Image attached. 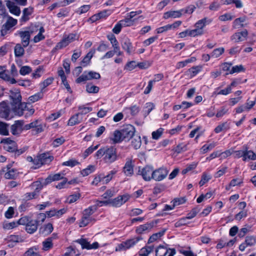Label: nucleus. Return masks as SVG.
Segmentation results:
<instances>
[{"instance_id": "nucleus-33", "label": "nucleus", "mask_w": 256, "mask_h": 256, "mask_svg": "<svg viewBox=\"0 0 256 256\" xmlns=\"http://www.w3.org/2000/svg\"><path fill=\"white\" fill-rule=\"evenodd\" d=\"M81 121L82 118H80V114H76L70 118L68 124L73 126L80 123Z\"/></svg>"}, {"instance_id": "nucleus-56", "label": "nucleus", "mask_w": 256, "mask_h": 256, "mask_svg": "<svg viewBox=\"0 0 256 256\" xmlns=\"http://www.w3.org/2000/svg\"><path fill=\"white\" fill-rule=\"evenodd\" d=\"M204 33L203 30L196 28L189 30V36L193 37H195L198 36H200Z\"/></svg>"}, {"instance_id": "nucleus-63", "label": "nucleus", "mask_w": 256, "mask_h": 256, "mask_svg": "<svg viewBox=\"0 0 256 256\" xmlns=\"http://www.w3.org/2000/svg\"><path fill=\"white\" fill-rule=\"evenodd\" d=\"M248 246H252L256 244V238L254 236H247L245 242Z\"/></svg>"}, {"instance_id": "nucleus-28", "label": "nucleus", "mask_w": 256, "mask_h": 256, "mask_svg": "<svg viewBox=\"0 0 256 256\" xmlns=\"http://www.w3.org/2000/svg\"><path fill=\"white\" fill-rule=\"evenodd\" d=\"M212 22V20L207 18H204L202 20H198L195 24V27L201 30L207 24H210Z\"/></svg>"}, {"instance_id": "nucleus-30", "label": "nucleus", "mask_w": 256, "mask_h": 256, "mask_svg": "<svg viewBox=\"0 0 256 256\" xmlns=\"http://www.w3.org/2000/svg\"><path fill=\"white\" fill-rule=\"evenodd\" d=\"M54 230L53 226L52 224L48 223L41 228L40 230V232L44 236H46L50 234Z\"/></svg>"}, {"instance_id": "nucleus-59", "label": "nucleus", "mask_w": 256, "mask_h": 256, "mask_svg": "<svg viewBox=\"0 0 256 256\" xmlns=\"http://www.w3.org/2000/svg\"><path fill=\"white\" fill-rule=\"evenodd\" d=\"M80 194H76L68 196L66 198V202L68 204H72L76 202L80 198Z\"/></svg>"}, {"instance_id": "nucleus-43", "label": "nucleus", "mask_w": 256, "mask_h": 256, "mask_svg": "<svg viewBox=\"0 0 256 256\" xmlns=\"http://www.w3.org/2000/svg\"><path fill=\"white\" fill-rule=\"evenodd\" d=\"M92 56L93 54H92L91 52H88L80 62V65L84 67L88 65L90 63V60L92 58Z\"/></svg>"}, {"instance_id": "nucleus-39", "label": "nucleus", "mask_w": 256, "mask_h": 256, "mask_svg": "<svg viewBox=\"0 0 256 256\" xmlns=\"http://www.w3.org/2000/svg\"><path fill=\"white\" fill-rule=\"evenodd\" d=\"M132 146L136 150L138 149L142 144V140L140 136H135L132 140Z\"/></svg>"}, {"instance_id": "nucleus-7", "label": "nucleus", "mask_w": 256, "mask_h": 256, "mask_svg": "<svg viewBox=\"0 0 256 256\" xmlns=\"http://www.w3.org/2000/svg\"><path fill=\"white\" fill-rule=\"evenodd\" d=\"M1 144H4V148L6 150L10 152H14L16 150L17 144L16 143L11 140L10 138H5L1 140Z\"/></svg>"}, {"instance_id": "nucleus-4", "label": "nucleus", "mask_w": 256, "mask_h": 256, "mask_svg": "<svg viewBox=\"0 0 256 256\" xmlns=\"http://www.w3.org/2000/svg\"><path fill=\"white\" fill-rule=\"evenodd\" d=\"M12 117L11 114V109L8 103L6 101L0 102V118L9 120Z\"/></svg>"}, {"instance_id": "nucleus-19", "label": "nucleus", "mask_w": 256, "mask_h": 256, "mask_svg": "<svg viewBox=\"0 0 256 256\" xmlns=\"http://www.w3.org/2000/svg\"><path fill=\"white\" fill-rule=\"evenodd\" d=\"M12 110L16 115L22 116L24 114V108H26V103L22 101L16 104H12Z\"/></svg>"}, {"instance_id": "nucleus-46", "label": "nucleus", "mask_w": 256, "mask_h": 256, "mask_svg": "<svg viewBox=\"0 0 256 256\" xmlns=\"http://www.w3.org/2000/svg\"><path fill=\"white\" fill-rule=\"evenodd\" d=\"M92 218L91 216H86L83 214L81 220L80 222V226H86L88 224H90L92 221Z\"/></svg>"}, {"instance_id": "nucleus-51", "label": "nucleus", "mask_w": 256, "mask_h": 256, "mask_svg": "<svg viewBox=\"0 0 256 256\" xmlns=\"http://www.w3.org/2000/svg\"><path fill=\"white\" fill-rule=\"evenodd\" d=\"M18 226V223L16 222H4L2 224V228L6 230H10Z\"/></svg>"}, {"instance_id": "nucleus-34", "label": "nucleus", "mask_w": 256, "mask_h": 256, "mask_svg": "<svg viewBox=\"0 0 256 256\" xmlns=\"http://www.w3.org/2000/svg\"><path fill=\"white\" fill-rule=\"evenodd\" d=\"M176 23L172 24H168L166 26L158 28L156 29L158 34H161L163 32L168 31L170 30H174L176 28Z\"/></svg>"}, {"instance_id": "nucleus-16", "label": "nucleus", "mask_w": 256, "mask_h": 256, "mask_svg": "<svg viewBox=\"0 0 256 256\" xmlns=\"http://www.w3.org/2000/svg\"><path fill=\"white\" fill-rule=\"evenodd\" d=\"M156 222L152 221L150 222H147L138 226L136 230V233L142 234L149 232L156 224Z\"/></svg>"}, {"instance_id": "nucleus-3", "label": "nucleus", "mask_w": 256, "mask_h": 256, "mask_svg": "<svg viewBox=\"0 0 256 256\" xmlns=\"http://www.w3.org/2000/svg\"><path fill=\"white\" fill-rule=\"evenodd\" d=\"M100 78V75L98 72L94 71H85L80 76L76 78V82L77 84H80L92 79L98 80Z\"/></svg>"}, {"instance_id": "nucleus-58", "label": "nucleus", "mask_w": 256, "mask_h": 256, "mask_svg": "<svg viewBox=\"0 0 256 256\" xmlns=\"http://www.w3.org/2000/svg\"><path fill=\"white\" fill-rule=\"evenodd\" d=\"M202 70V66H193L189 69V72L191 76H194L199 73Z\"/></svg>"}, {"instance_id": "nucleus-44", "label": "nucleus", "mask_w": 256, "mask_h": 256, "mask_svg": "<svg viewBox=\"0 0 256 256\" xmlns=\"http://www.w3.org/2000/svg\"><path fill=\"white\" fill-rule=\"evenodd\" d=\"M166 232V230H162L160 232H158L155 233L153 234L148 239V242L151 243L153 242L154 241L156 240L158 238H160V237H162L164 234Z\"/></svg>"}, {"instance_id": "nucleus-57", "label": "nucleus", "mask_w": 256, "mask_h": 256, "mask_svg": "<svg viewBox=\"0 0 256 256\" xmlns=\"http://www.w3.org/2000/svg\"><path fill=\"white\" fill-rule=\"evenodd\" d=\"M96 210V206H90L88 208L85 209L82 214L86 216H90Z\"/></svg>"}, {"instance_id": "nucleus-35", "label": "nucleus", "mask_w": 256, "mask_h": 256, "mask_svg": "<svg viewBox=\"0 0 256 256\" xmlns=\"http://www.w3.org/2000/svg\"><path fill=\"white\" fill-rule=\"evenodd\" d=\"M44 96L43 92H38L34 95L30 96L28 98V103H33L38 101L42 98Z\"/></svg>"}, {"instance_id": "nucleus-29", "label": "nucleus", "mask_w": 256, "mask_h": 256, "mask_svg": "<svg viewBox=\"0 0 256 256\" xmlns=\"http://www.w3.org/2000/svg\"><path fill=\"white\" fill-rule=\"evenodd\" d=\"M217 145L216 142H212L204 144L200 148V152L202 154H204L210 150H211Z\"/></svg>"}, {"instance_id": "nucleus-18", "label": "nucleus", "mask_w": 256, "mask_h": 256, "mask_svg": "<svg viewBox=\"0 0 256 256\" xmlns=\"http://www.w3.org/2000/svg\"><path fill=\"white\" fill-rule=\"evenodd\" d=\"M248 19L246 16H243L235 19L232 23L233 28H240L246 26L248 24V22H247Z\"/></svg>"}, {"instance_id": "nucleus-24", "label": "nucleus", "mask_w": 256, "mask_h": 256, "mask_svg": "<svg viewBox=\"0 0 256 256\" xmlns=\"http://www.w3.org/2000/svg\"><path fill=\"white\" fill-rule=\"evenodd\" d=\"M110 140L112 142L113 144L120 143L124 140L121 130H116L114 131L112 136L110 138Z\"/></svg>"}, {"instance_id": "nucleus-23", "label": "nucleus", "mask_w": 256, "mask_h": 256, "mask_svg": "<svg viewBox=\"0 0 256 256\" xmlns=\"http://www.w3.org/2000/svg\"><path fill=\"white\" fill-rule=\"evenodd\" d=\"M38 222L30 220L26 226V231L29 234H34L38 229Z\"/></svg>"}, {"instance_id": "nucleus-26", "label": "nucleus", "mask_w": 256, "mask_h": 256, "mask_svg": "<svg viewBox=\"0 0 256 256\" xmlns=\"http://www.w3.org/2000/svg\"><path fill=\"white\" fill-rule=\"evenodd\" d=\"M39 156L42 165L49 164L54 160V156L48 152L42 154Z\"/></svg>"}, {"instance_id": "nucleus-45", "label": "nucleus", "mask_w": 256, "mask_h": 256, "mask_svg": "<svg viewBox=\"0 0 256 256\" xmlns=\"http://www.w3.org/2000/svg\"><path fill=\"white\" fill-rule=\"evenodd\" d=\"M44 32V29L43 26L40 27V30L38 32V34L36 35L34 38V42L35 43L38 42L44 39L45 37L42 34Z\"/></svg>"}, {"instance_id": "nucleus-21", "label": "nucleus", "mask_w": 256, "mask_h": 256, "mask_svg": "<svg viewBox=\"0 0 256 256\" xmlns=\"http://www.w3.org/2000/svg\"><path fill=\"white\" fill-rule=\"evenodd\" d=\"M33 12L34 8L32 7L24 8L22 10V15L20 19V22L22 23L28 22Z\"/></svg>"}, {"instance_id": "nucleus-11", "label": "nucleus", "mask_w": 256, "mask_h": 256, "mask_svg": "<svg viewBox=\"0 0 256 256\" xmlns=\"http://www.w3.org/2000/svg\"><path fill=\"white\" fill-rule=\"evenodd\" d=\"M174 256L175 254L174 249H168L166 247L160 245L156 250V256Z\"/></svg>"}, {"instance_id": "nucleus-61", "label": "nucleus", "mask_w": 256, "mask_h": 256, "mask_svg": "<svg viewBox=\"0 0 256 256\" xmlns=\"http://www.w3.org/2000/svg\"><path fill=\"white\" fill-rule=\"evenodd\" d=\"M78 109L80 111V112L78 113L80 114V116L86 114L92 110V108L85 106H78Z\"/></svg>"}, {"instance_id": "nucleus-52", "label": "nucleus", "mask_w": 256, "mask_h": 256, "mask_svg": "<svg viewBox=\"0 0 256 256\" xmlns=\"http://www.w3.org/2000/svg\"><path fill=\"white\" fill-rule=\"evenodd\" d=\"M244 70V68L242 64L232 66L230 72H227L226 74H233L234 73H238Z\"/></svg>"}, {"instance_id": "nucleus-6", "label": "nucleus", "mask_w": 256, "mask_h": 256, "mask_svg": "<svg viewBox=\"0 0 256 256\" xmlns=\"http://www.w3.org/2000/svg\"><path fill=\"white\" fill-rule=\"evenodd\" d=\"M134 160L132 158H127L122 172L126 176H132L134 174Z\"/></svg>"}, {"instance_id": "nucleus-41", "label": "nucleus", "mask_w": 256, "mask_h": 256, "mask_svg": "<svg viewBox=\"0 0 256 256\" xmlns=\"http://www.w3.org/2000/svg\"><path fill=\"white\" fill-rule=\"evenodd\" d=\"M8 124L0 121V134L3 136L8 135Z\"/></svg>"}, {"instance_id": "nucleus-50", "label": "nucleus", "mask_w": 256, "mask_h": 256, "mask_svg": "<svg viewBox=\"0 0 256 256\" xmlns=\"http://www.w3.org/2000/svg\"><path fill=\"white\" fill-rule=\"evenodd\" d=\"M69 44L66 40L64 38L61 41L58 42L54 48L52 50V51L58 50L62 49L68 46Z\"/></svg>"}, {"instance_id": "nucleus-49", "label": "nucleus", "mask_w": 256, "mask_h": 256, "mask_svg": "<svg viewBox=\"0 0 256 256\" xmlns=\"http://www.w3.org/2000/svg\"><path fill=\"white\" fill-rule=\"evenodd\" d=\"M99 90L100 88L98 86L92 85V84H88L86 86V90L88 93H98Z\"/></svg>"}, {"instance_id": "nucleus-37", "label": "nucleus", "mask_w": 256, "mask_h": 256, "mask_svg": "<svg viewBox=\"0 0 256 256\" xmlns=\"http://www.w3.org/2000/svg\"><path fill=\"white\" fill-rule=\"evenodd\" d=\"M154 246H146L140 249L139 252V256H148L154 250Z\"/></svg>"}, {"instance_id": "nucleus-48", "label": "nucleus", "mask_w": 256, "mask_h": 256, "mask_svg": "<svg viewBox=\"0 0 256 256\" xmlns=\"http://www.w3.org/2000/svg\"><path fill=\"white\" fill-rule=\"evenodd\" d=\"M224 52V48H219L214 49L211 53V57L213 58H217L221 56Z\"/></svg>"}, {"instance_id": "nucleus-12", "label": "nucleus", "mask_w": 256, "mask_h": 256, "mask_svg": "<svg viewBox=\"0 0 256 256\" xmlns=\"http://www.w3.org/2000/svg\"><path fill=\"white\" fill-rule=\"evenodd\" d=\"M168 170L164 168H160L156 170H154L153 180L160 181L164 180L168 175Z\"/></svg>"}, {"instance_id": "nucleus-14", "label": "nucleus", "mask_w": 256, "mask_h": 256, "mask_svg": "<svg viewBox=\"0 0 256 256\" xmlns=\"http://www.w3.org/2000/svg\"><path fill=\"white\" fill-rule=\"evenodd\" d=\"M10 96L12 100V104H16L22 101V96L18 89L11 90L10 91Z\"/></svg>"}, {"instance_id": "nucleus-15", "label": "nucleus", "mask_w": 256, "mask_h": 256, "mask_svg": "<svg viewBox=\"0 0 256 256\" xmlns=\"http://www.w3.org/2000/svg\"><path fill=\"white\" fill-rule=\"evenodd\" d=\"M24 121L22 120H16L14 124L12 125L10 128L11 132L13 135H17L20 134L24 130L22 126Z\"/></svg>"}, {"instance_id": "nucleus-2", "label": "nucleus", "mask_w": 256, "mask_h": 256, "mask_svg": "<svg viewBox=\"0 0 256 256\" xmlns=\"http://www.w3.org/2000/svg\"><path fill=\"white\" fill-rule=\"evenodd\" d=\"M141 240H142V238L139 236L122 242L116 246V251L120 252L130 249L135 246Z\"/></svg>"}, {"instance_id": "nucleus-27", "label": "nucleus", "mask_w": 256, "mask_h": 256, "mask_svg": "<svg viewBox=\"0 0 256 256\" xmlns=\"http://www.w3.org/2000/svg\"><path fill=\"white\" fill-rule=\"evenodd\" d=\"M244 156L243 160H256V154L251 150H248L247 148L244 149Z\"/></svg>"}, {"instance_id": "nucleus-8", "label": "nucleus", "mask_w": 256, "mask_h": 256, "mask_svg": "<svg viewBox=\"0 0 256 256\" xmlns=\"http://www.w3.org/2000/svg\"><path fill=\"white\" fill-rule=\"evenodd\" d=\"M130 198V196L128 194L118 196L110 200V206L114 207H120L126 202Z\"/></svg>"}, {"instance_id": "nucleus-13", "label": "nucleus", "mask_w": 256, "mask_h": 256, "mask_svg": "<svg viewBox=\"0 0 256 256\" xmlns=\"http://www.w3.org/2000/svg\"><path fill=\"white\" fill-rule=\"evenodd\" d=\"M248 35L247 30H244L234 34L230 37V40L236 43L240 42L246 40Z\"/></svg>"}, {"instance_id": "nucleus-38", "label": "nucleus", "mask_w": 256, "mask_h": 256, "mask_svg": "<svg viewBox=\"0 0 256 256\" xmlns=\"http://www.w3.org/2000/svg\"><path fill=\"white\" fill-rule=\"evenodd\" d=\"M17 22V20L14 19L11 16H8L6 22L4 25V28H6L7 30H10L16 24Z\"/></svg>"}, {"instance_id": "nucleus-36", "label": "nucleus", "mask_w": 256, "mask_h": 256, "mask_svg": "<svg viewBox=\"0 0 256 256\" xmlns=\"http://www.w3.org/2000/svg\"><path fill=\"white\" fill-rule=\"evenodd\" d=\"M14 52L16 57H21L23 56L24 53V48L20 44H18L16 45Z\"/></svg>"}, {"instance_id": "nucleus-9", "label": "nucleus", "mask_w": 256, "mask_h": 256, "mask_svg": "<svg viewBox=\"0 0 256 256\" xmlns=\"http://www.w3.org/2000/svg\"><path fill=\"white\" fill-rule=\"evenodd\" d=\"M33 128L32 131L36 134H38L43 131L42 126L38 120H35L30 124H26L24 126V130H28Z\"/></svg>"}, {"instance_id": "nucleus-64", "label": "nucleus", "mask_w": 256, "mask_h": 256, "mask_svg": "<svg viewBox=\"0 0 256 256\" xmlns=\"http://www.w3.org/2000/svg\"><path fill=\"white\" fill-rule=\"evenodd\" d=\"M164 128H159L156 131H154L152 132V138L154 140H158L162 135L164 132Z\"/></svg>"}, {"instance_id": "nucleus-62", "label": "nucleus", "mask_w": 256, "mask_h": 256, "mask_svg": "<svg viewBox=\"0 0 256 256\" xmlns=\"http://www.w3.org/2000/svg\"><path fill=\"white\" fill-rule=\"evenodd\" d=\"M40 26H40L39 25L32 24L29 27L28 30L27 31L28 32L29 34L31 35L36 34L37 32H38L40 30Z\"/></svg>"}, {"instance_id": "nucleus-22", "label": "nucleus", "mask_w": 256, "mask_h": 256, "mask_svg": "<svg viewBox=\"0 0 256 256\" xmlns=\"http://www.w3.org/2000/svg\"><path fill=\"white\" fill-rule=\"evenodd\" d=\"M18 34L20 35L22 39V43L23 47L26 48L28 46L30 43V34L27 30L25 31H19Z\"/></svg>"}, {"instance_id": "nucleus-60", "label": "nucleus", "mask_w": 256, "mask_h": 256, "mask_svg": "<svg viewBox=\"0 0 256 256\" xmlns=\"http://www.w3.org/2000/svg\"><path fill=\"white\" fill-rule=\"evenodd\" d=\"M212 177L210 175L206 174V173H203L202 176V178L199 182V184L200 186H204L206 183L208 182L209 180L211 179Z\"/></svg>"}, {"instance_id": "nucleus-25", "label": "nucleus", "mask_w": 256, "mask_h": 256, "mask_svg": "<svg viewBox=\"0 0 256 256\" xmlns=\"http://www.w3.org/2000/svg\"><path fill=\"white\" fill-rule=\"evenodd\" d=\"M6 6L9 9L11 14L17 16H20V8L16 6L14 2H8L6 3Z\"/></svg>"}, {"instance_id": "nucleus-32", "label": "nucleus", "mask_w": 256, "mask_h": 256, "mask_svg": "<svg viewBox=\"0 0 256 256\" xmlns=\"http://www.w3.org/2000/svg\"><path fill=\"white\" fill-rule=\"evenodd\" d=\"M18 176V172H17V170L12 168L7 171L4 174V176L6 179H15Z\"/></svg>"}, {"instance_id": "nucleus-1", "label": "nucleus", "mask_w": 256, "mask_h": 256, "mask_svg": "<svg viewBox=\"0 0 256 256\" xmlns=\"http://www.w3.org/2000/svg\"><path fill=\"white\" fill-rule=\"evenodd\" d=\"M96 159L102 158L104 162L108 164H111L116 161L118 156L116 148L114 146H106L101 148L95 154Z\"/></svg>"}, {"instance_id": "nucleus-53", "label": "nucleus", "mask_w": 256, "mask_h": 256, "mask_svg": "<svg viewBox=\"0 0 256 256\" xmlns=\"http://www.w3.org/2000/svg\"><path fill=\"white\" fill-rule=\"evenodd\" d=\"M38 248L36 246L29 248L25 253L26 256H40L38 252Z\"/></svg>"}, {"instance_id": "nucleus-31", "label": "nucleus", "mask_w": 256, "mask_h": 256, "mask_svg": "<svg viewBox=\"0 0 256 256\" xmlns=\"http://www.w3.org/2000/svg\"><path fill=\"white\" fill-rule=\"evenodd\" d=\"M52 240V237L48 238L42 242V250H44L48 251L52 248L53 247Z\"/></svg>"}, {"instance_id": "nucleus-5", "label": "nucleus", "mask_w": 256, "mask_h": 256, "mask_svg": "<svg viewBox=\"0 0 256 256\" xmlns=\"http://www.w3.org/2000/svg\"><path fill=\"white\" fill-rule=\"evenodd\" d=\"M154 168L150 166H146L139 170L138 174L142 176L143 179L146 181H150L153 179Z\"/></svg>"}, {"instance_id": "nucleus-42", "label": "nucleus", "mask_w": 256, "mask_h": 256, "mask_svg": "<svg viewBox=\"0 0 256 256\" xmlns=\"http://www.w3.org/2000/svg\"><path fill=\"white\" fill-rule=\"evenodd\" d=\"M229 124L227 122H224L218 124L214 129L216 133L218 134L223 130H226L229 129Z\"/></svg>"}, {"instance_id": "nucleus-47", "label": "nucleus", "mask_w": 256, "mask_h": 256, "mask_svg": "<svg viewBox=\"0 0 256 256\" xmlns=\"http://www.w3.org/2000/svg\"><path fill=\"white\" fill-rule=\"evenodd\" d=\"M116 172L117 171L116 170H113L110 171L106 176H102V180L104 183H108L113 178Z\"/></svg>"}, {"instance_id": "nucleus-17", "label": "nucleus", "mask_w": 256, "mask_h": 256, "mask_svg": "<svg viewBox=\"0 0 256 256\" xmlns=\"http://www.w3.org/2000/svg\"><path fill=\"white\" fill-rule=\"evenodd\" d=\"M64 176L65 173L64 172L54 174H50L45 179L44 184L46 186L52 182L62 180L65 178Z\"/></svg>"}, {"instance_id": "nucleus-55", "label": "nucleus", "mask_w": 256, "mask_h": 256, "mask_svg": "<svg viewBox=\"0 0 256 256\" xmlns=\"http://www.w3.org/2000/svg\"><path fill=\"white\" fill-rule=\"evenodd\" d=\"M76 242L80 244L82 249L86 248L87 250H90V244L86 239H78L77 240Z\"/></svg>"}, {"instance_id": "nucleus-10", "label": "nucleus", "mask_w": 256, "mask_h": 256, "mask_svg": "<svg viewBox=\"0 0 256 256\" xmlns=\"http://www.w3.org/2000/svg\"><path fill=\"white\" fill-rule=\"evenodd\" d=\"M121 131L124 140H129L134 136L136 132V129L131 124H127L121 130Z\"/></svg>"}, {"instance_id": "nucleus-54", "label": "nucleus", "mask_w": 256, "mask_h": 256, "mask_svg": "<svg viewBox=\"0 0 256 256\" xmlns=\"http://www.w3.org/2000/svg\"><path fill=\"white\" fill-rule=\"evenodd\" d=\"M196 60L194 57H192L190 58L186 59L184 61L180 62L177 63V68H182L185 66L187 64L193 62Z\"/></svg>"}, {"instance_id": "nucleus-40", "label": "nucleus", "mask_w": 256, "mask_h": 256, "mask_svg": "<svg viewBox=\"0 0 256 256\" xmlns=\"http://www.w3.org/2000/svg\"><path fill=\"white\" fill-rule=\"evenodd\" d=\"M95 169L96 168L94 166L89 165L86 168L81 170L80 174L82 176H86L93 172L95 170Z\"/></svg>"}, {"instance_id": "nucleus-20", "label": "nucleus", "mask_w": 256, "mask_h": 256, "mask_svg": "<svg viewBox=\"0 0 256 256\" xmlns=\"http://www.w3.org/2000/svg\"><path fill=\"white\" fill-rule=\"evenodd\" d=\"M122 47L128 54H130L133 51V47L130 39L124 37L121 42Z\"/></svg>"}]
</instances>
